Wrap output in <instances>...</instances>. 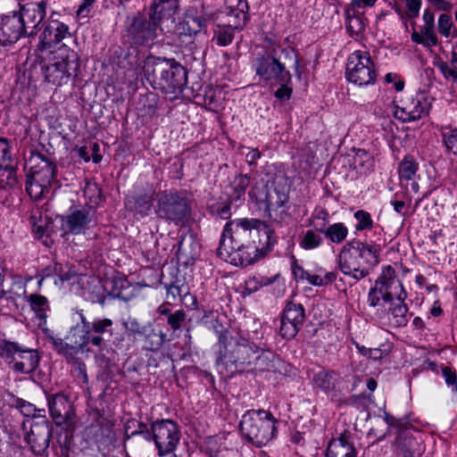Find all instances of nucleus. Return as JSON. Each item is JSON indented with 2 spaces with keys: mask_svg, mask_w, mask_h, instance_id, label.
<instances>
[{
  "mask_svg": "<svg viewBox=\"0 0 457 457\" xmlns=\"http://www.w3.org/2000/svg\"><path fill=\"white\" fill-rule=\"evenodd\" d=\"M347 79L360 87L374 84L377 79L375 64L367 51H354L347 59Z\"/></svg>",
  "mask_w": 457,
  "mask_h": 457,
  "instance_id": "10",
  "label": "nucleus"
},
{
  "mask_svg": "<svg viewBox=\"0 0 457 457\" xmlns=\"http://www.w3.org/2000/svg\"><path fill=\"white\" fill-rule=\"evenodd\" d=\"M345 17L347 29L355 34H359L362 32L365 29V24L361 19V17L356 14V11L351 8H347L345 10Z\"/></svg>",
  "mask_w": 457,
  "mask_h": 457,
  "instance_id": "46",
  "label": "nucleus"
},
{
  "mask_svg": "<svg viewBox=\"0 0 457 457\" xmlns=\"http://www.w3.org/2000/svg\"><path fill=\"white\" fill-rule=\"evenodd\" d=\"M162 19L154 11L148 20L142 16L134 18L129 29L132 41L136 45H145L153 42L157 37L159 22Z\"/></svg>",
  "mask_w": 457,
  "mask_h": 457,
  "instance_id": "15",
  "label": "nucleus"
},
{
  "mask_svg": "<svg viewBox=\"0 0 457 457\" xmlns=\"http://www.w3.org/2000/svg\"><path fill=\"white\" fill-rule=\"evenodd\" d=\"M153 441L158 455L171 453L176 449L180 432L178 425L170 420H157L152 424Z\"/></svg>",
  "mask_w": 457,
  "mask_h": 457,
  "instance_id": "13",
  "label": "nucleus"
},
{
  "mask_svg": "<svg viewBox=\"0 0 457 457\" xmlns=\"http://www.w3.org/2000/svg\"><path fill=\"white\" fill-rule=\"evenodd\" d=\"M220 351L216 360L218 366H222L231 374L247 371L253 365V355L260 348L242 337H230L220 335L219 337Z\"/></svg>",
  "mask_w": 457,
  "mask_h": 457,
  "instance_id": "4",
  "label": "nucleus"
},
{
  "mask_svg": "<svg viewBox=\"0 0 457 457\" xmlns=\"http://www.w3.org/2000/svg\"><path fill=\"white\" fill-rule=\"evenodd\" d=\"M356 454L351 433L346 430L329 442L326 452V457H356Z\"/></svg>",
  "mask_w": 457,
  "mask_h": 457,
  "instance_id": "26",
  "label": "nucleus"
},
{
  "mask_svg": "<svg viewBox=\"0 0 457 457\" xmlns=\"http://www.w3.org/2000/svg\"><path fill=\"white\" fill-rule=\"evenodd\" d=\"M54 275L58 277V280L62 284L65 281H69L76 275V271L69 269L64 270L62 264L55 263L54 267Z\"/></svg>",
  "mask_w": 457,
  "mask_h": 457,
  "instance_id": "58",
  "label": "nucleus"
},
{
  "mask_svg": "<svg viewBox=\"0 0 457 457\" xmlns=\"http://www.w3.org/2000/svg\"><path fill=\"white\" fill-rule=\"evenodd\" d=\"M28 302L37 320V326L39 328H45L46 326L47 312L49 311L47 298L41 295L32 294L29 296Z\"/></svg>",
  "mask_w": 457,
  "mask_h": 457,
  "instance_id": "30",
  "label": "nucleus"
},
{
  "mask_svg": "<svg viewBox=\"0 0 457 457\" xmlns=\"http://www.w3.org/2000/svg\"><path fill=\"white\" fill-rule=\"evenodd\" d=\"M234 38L233 32L228 29H220L216 34L217 44L220 46L229 45Z\"/></svg>",
  "mask_w": 457,
  "mask_h": 457,
  "instance_id": "61",
  "label": "nucleus"
},
{
  "mask_svg": "<svg viewBox=\"0 0 457 457\" xmlns=\"http://www.w3.org/2000/svg\"><path fill=\"white\" fill-rule=\"evenodd\" d=\"M442 137L447 152L457 157V129L444 132Z\"/></svg>",
  "mask_w": 457,
  "mask_h": 457,
  "instance_id": "51",
  "label": "nucleus"
},
{
  "mask_svg": "<svg viewBox=\"0 0 457 457\" xmlns=\"http://www.w3.org/2000/svg\"><path fill=\"white\" fill-rule=\"evenodd\" d=\"M154 195V191L153 189H148L144 193L137 194L126 200V207L129 211L133 212L134 215L145 217L152 210Z\"/></svg>",
  "mask_w": 457,
  "mask_h": 457,
  "instance_id": "28",
  "label": "nucleus"
},
{
  "mask_svg": "<svg viewBox=\"0 0 457 457\" xmlns=\"http://www.w3.org/2000/svg\"><path fill=\"white\" fill-rule=\"evenodd\" d=\"M122 326L129 335L133 336L134 338L137 337H143V334L146 332L148 325L140 324L137 319L129 317L122 321Z\"/></svg>",
  "mask_w": 457,
  "mask_h": 457,
  "instance_id": "48",
  "label": "nucleus"
},
{
  "mask_svg": "<svg viewBox=\"0 0 457 457\" xmlns=\"http://www.w3.org/2000/svg\"><path fill=\"white\" fill-rule=\"evenodd\" d=\"M187 245H189L190 247L194 245L195 248L197 246L192 235L188 237L182 236L180 237V240L178 244L177 254L194 258L195 253L187 252Z\"/></svg>",
  "mask_w": 457,
  "mask_h": 457,
  "instance_id": "54",
  "label": "nucleus"
},
{
  "mask_svg": "<svg viewBox=\"0 0 457 457\" xmlns=\"http://www.w3.org/2000/svg\"><path fill=\"white\" fill-rule=\"evenodd\" d=\"M80 320L88 329L90 335H98L103 337V334L110 332L113 322L108 318L95 319L92 322H88L82 312L79 313Z\"/></svg>",
  "mask_w": 457,
  "mask_h": 457,
  "instance_id": "35",
  "label": "nucleus"
},
{
  "mask_svg": "<svg viewBox=\"0 0 457 457\" xmlns=\"http://www.w3.org/2000/svg\"><path fill=\"white\" fill-rule=\"evenodd\" d=\"M79 67L77 52L62 45L55 51L52 62L44 68L45 79L54 86L66 85L78 76Z\"/></svg>",
  "mask_w": 457,
  "mask_h": 457,
  "instance_id": "7",
  "label": "nucleus"
},
{
  "mask_svg": "<svg viewBox=\"0 0 457 457\" xmlns=\"http://www.w3.org/2000/svg\"><path fill=\"white\" fill-rule=\"evenodd\" d=\"M442 374L445 383L448 386H453V390L457 393V374L455 370L448 366H445L442 368Z\"/></svg>",
  "mask_w": 457,
  "mask_h": 457,
  "instance_id": "62",
  "label": "nucleus"
},
{
  "mask_svg": "<svg viewBox=\"0 0 457 457\" xmlns=\"http://www.w3.org/2000/svg\"><path fill=\"white\" fill-rule=\"evenodd\" d=\"M47 404L49 414L56 426L70 428L72 425L75 411L68 395L62 393L48 395Z\"/></svg>",
  "mask_w": 457,
  "mask_h": 457,
  "instance_id": "17",
  "label": "nucleus"
},
{
  "mask_svg": "<svg viewBox=\"0 0 457 457\" xmlns=\"http://www.w3.org/2000/svg\"><path fill=\"white\" fill-rule=\"evenodd\" d=\"M337 279V273L334 271H329L325 274L324 277H321L317 274H312L309 272L306 280L309 282V284L313 286H325L328 284L332 283Z\"/></svg>",
  "mask_w": 457,
  "mask_h": 457,
  "instance_id": "52",
  "label": "nucleus"
},
{
  "mask_svg": "<svg viewBox=\"0 0 457 457\" xmlns=\"http://www.w3.org/2000/svg\"><path fill=\"white\" fill-rule=\"evenodd\" d=\"M21 36H24V24L16 12L4 15L0 20V44L15 43Z\"/></svg>",
  "mask_w": 457,
  "mask_h": 457,
  "instance_id": "23",
  "label": "nucleus"
},
{
  "mask_svg": "<svg viewBox=\"0 0 457 457\" xmlns=\"http://www.w3.org/2000/svg\"><path fill=\"white\" fill-rule=\"evenodd\" d=\"M69 36H71L69 26L54 19V13H52L40 35L38 49L40 51L51 49Z\"/></svg>",
  "mask_w": 457,
  "mask_h": 457,
  "instance_id": "20",
  "label": "nucleus"
},
{
  "mask_svg": "<svg viewBox=\"0 0 457 457\" xmlns=\"http://www.w3.org/2000/svg\"><path fill=\"white\" fill-rule=\"evenodd\" d=\"M153 440L152 428L149 429L147 425L143 422H137V428L129 432V427L125 431V442L131 445L145 443L149 444Z\"/></svg>",
  "mask_w": 457,
  "mask_h": 457,
  "instance_id": "33",
  "label": "nucleus"
},
{
  "mask_svg": "<svg viewBox=\"0 0 457 457\" xmlns=\"http://www.w3.org/2000/svg\"><path fill=\"white\" fill-rule=\"evenodd\" d=\"M29 174L37 178L43 184L52 185L56 179V164L41 154H33L29 159Z\"/></svg>",
  "mask_w": 457,
  "mask_h": 457,
  "instance_id": "22",
  "label": "nucleus"
},
{
  "mask_svg": "<svg viewBox=\"0 0 457 457\" xmlns=\"http://www.w3.org/2000/svg\"><path fill=\"white\" fill-rule=\"evenodd\" d=\"M282 55L284 60L293 61L295 75L301 78L300 62L298 55L291 47L283 48ZM253 69L260 80L265 84L273 85L275 82H291L292 75L282 62V57L273 55H259L253 62Z\"/></svg>",
  "mask_w": 457,
  "mask_h": 457,
  "instance_id": "5",
  "label": "nucleus"
},
{
  "mask_svg": "<svg viewBox=\"0 0 457 457\" xmlns=\"http://www.w3.org/2000/svg\"><path fill=\"white\" fill-rule=\"evenodd\" d=\"M46 3H29L22 5L16 14L24 24V36L32 37L37 32L39 24L46 17Z\"/></svg>",
  "mask_w": 457,
  "mask_h": 457,
  "instance_id": "18",
  "label": "nucleus"
},
{
  "mask_svg": "<svg viewBox=\"0 0 457 457\" xmlns=\"http://www.w3.org/2000/svg\"><path fill=\"white\" fill-rule=\"evenodd\" d=\"M85 195H88L90 201L94 204H97L101 198L100 189L98 186L94 184H87L85 187Z\"/></svg>",
  "mask_w": 457,
  "mask_h": 457,
  "instance_id": "64",
  "label": "nucleus"
},
{
  "mask_svg": "<svg viewBox=\"0 0 457 457\" xmlns=\"http://www.w3.org/2000/svg\"><path fill=\"white\" fill-rule=\"evenodd\" d=\"M276 419L270 411L249 410L243 415L239 429L249 443L262 447L276 436Z\"/></svg>",
  "mask_w": 457,
  "mask_h": 457,
  "instance_id": "6",
  "label": "nucleus"
},
{
  "mask_svg": "<svg viewBox=\"0 0 457 457\" xmlns=\"http://www.w3.org/2000/svg\"><path fill=\"white\" fill-rule=\"evenodd\" d=\"M228 10V27L234 29H242L248 21L249 5L247 0H223Z\"/></svg>",
  "mask_w": 457,
  "mask_h": 457,
  "instance_id": "24",
  "label": "nucleus"
},
{
  "mask_svg": "<svg viewBox=\"0 0 457 457\" xmlns=\"http://www.w3.org/2000/svg\"><path fill=\"white\" fill-rule=\"evenodd\" d=\"M21 411L23 415L29 417L31 416L33 419H38V414H45L44 409H37L33 404L29 403H22L20 405Z\"/></svg>",
  "mask_w": 457,
  "mask_h": 457,
  "instance_id": "60",
  "label": "nucleus"
},
{
  "mask_svg": "<svg viewBox=\"0 0 457 457\" xmlns=\"http://www.w3.org/2000/svg\"><path fill=\"white\" fill-rule=\"evenodd\" d=\"M337 377L334 371L323 370L315 374L313 380L318 387L326 393H329L336 387Z\"/></svg>",
  "mask_w": 457,
  "mask_h": 457,
  "instance_id": "38",
  "label": "nucleus"
},
{
  "mask_svg": "<svg viewBox=\"0 0 457 457\" xmlns=\"http://www.w3.org/2000/svg\"><path fill=\"white\" fill-rule=\"evenodd\" d=\"M155 212L161 219L184 226L191 216L190 202L177 191H162L157 195Z\"/></svg>",
  "mask_w": 457,
  "mask_h": 457,
  "instance_id": "8",
  "label": "nucleus"
},
{
  "mask_svg": "<svg viewBox=\"0 0 457 457\" xmlns=\"http://www.w3.org/2000/svg\"><path fill=\"white\" fill-rule=\"evenodd\" d=\"M328 213L325 209H316L308 219V226L321 233L328 228Z\"/></svg>",
  "mask_w": 457,
  "mask_h": 457,
  "instance_id": "40",
  "label": "nucleus"
},
{
  "mask_svg": "<svg viewBox=\"0 0 457 457\" xmlns=\"http://www.w3.org/2000/svg\"><path fill=\"white\" fill-rule=\"evenodd\" d=\"M428 110L429 104L424 95H408L395 105V116L403 122H410L421 119Z\"/></svg>",
  "mask_w": 457,
  "mask_h": 457,
  "instance_id": "14",
  "label": "nucleus"
},
{
  "mask_svg": "<svg viewBox=\"0 0 457 457\" xmlns=\"http://www.w3.org/2000/svg\"><path fill=\"white\" fill-rule=\"evenodd\" d=\"M144 71L152 86L166 94L180 92L187 83L185 68L173 59H148Z\"/></svg>",
  "mask_w": 457,
  "mask_h": 457,
  "instance_id": "3",
  "label": "nucleus"
},
{
  "mask_svg": "<svg viewBox=\"0 0 457 457\" xmlns=\"http://www.w3.org/2000/svg\"><path fill=\"white\" fill-rule=\"evenodd\" d=\"M384 419L389 427L397 428L394 444L396 453L402 457H420L423 453L420 438L414 436L413 432L396 418L386 414Z\"/></svg>",
  "mask_w": 457,
  "mask_h": 457,
  "instance_id": "12",
  "label": "nucleus"
},
{
  "mask_svg": "<svg viewBox=\"0 0 457 457\" xmlns=\"http://www.w3.org/2000/svg\"><path fill=\"white\" fill-rule=\"evenodd\" d=\"M177 6V0H158V3L153 4L152 11L163 18L167 14L170 15V12L174 11Z\"/></svg>",
  "mask_w": 457,
  "mask_h": 457,
  "instance_id": "50",
  "label": "nucleus"
},
{
  "mask_svg": "<svg viewBox=\"0 0 457 457\" xmlns=\"http://www.w3.org/2000/svg\"><path fill=\"white\" fill-rule=\"evenodd\" d=\"M22 346L13 342H4L0 345V357L7 363H15L18 354Z\"/></svg>",
  "mask_w": 457,
  "mask_h": 457,
  "instance_id": "41",
  "label": "nucleus"
},
{
  "mask_svg": "<svg viewBox=\"0 0 457 457\" xmlns=\"http://www.w3.org/2000/svg\"><path fill=\"white\" fill-rule=\"evenodd\" d=\"M290 184L288 178L284 173L275 175L273 181L267 186L265 192L256 195L254 188L249 192V196L256 202L264 203L265 210L270 212L272 209L280 208L288 202Z\"/></svg>",
  "mask_w": 457,
  "mask_h": 457,
  "instance_id": "11",
  "label": "nucleus"
},
{
  "mask_svg": "<svg viewBox=\"0 0 457 457\" xmlns=\"http://www.w3.org/2000/svg\"><path fill=\"white\" fill-rule=\"evenodd\" d=\"M354 218L358 223L355 225L356 230L371 229L373 227V221L370 214L363 210H359L354 213Z\"/></svg>",
  "mask_w": 457,
  "mask_h": 457,
  "instance_id": "53",
  "label": "nucleus"
},
{
  "mask_svg": "<svg viewBox=\"0 0 457 457\" xmlns=\"http://www.w3.org/2000/svg\"><path fill=\"white\" fill-rule=\"evenodd\" d=\"M273 230L257 219H237L223 229L219 255L235 265L246 266L263 257L274 243Z\"/></svg>",
  "mask_w": 457,
  "mask_h": 457,
  "instance_id": "1",
  "label": "nucleus"
},
{
  "mask_svg": "<svg viewBox=\"0 0 457 457\" xmlns=\"http://www.w3.org/2000/svg\"><path fill=\"white\" fill-rule=\"evenodd\" d=\"M438 69L445 79L453 80V83L457 84V71L454 68L447 62H442L438 64Z\"/></svg>",
  "mask_w": 457,
  "mask_h": 457,
  "instance_id": "59",
  "label": "nucleus"
},
{
  "mask_svg": "<svg viewBox=\"0 0 457 457\" xmlns=\"http://www.w3.org/2000/svg\"><path fill=\"white\" fill-rule=\"evenodd\" d=\"M304 316L302 304L288 303L281 316L279 328L281 337L286 339L294 338L303 325Z\"/></svg>",
  "mask_w": 457,
  "mask_h": 457,
  "instance_id": "19",
  "label": "nucleus"
},
{
  "mask_svg": "<svg viewBox=\"0 0 457 457\" xmlns=\"http://www.w3.org/2000/svg\"><path fill=\"white\" fill-rule=\"evenodd\" d=\"M18 178L16 176V169L12 165H4L0 171V187H14L18 185Z\"/></svg>",
  "mask_w": 457,
  "mask_h": 457,
  "instance_id": "45",
  "label": "nucleus"
},
{
  "mask_svg": "<svg viewBox=\"0 0 457 457\" xmlns=\"http://www.w3.org/2000/svg\"><path fill=\"white\" fill-rule=\"evenodd\" d=\"M434 27L435 25H423L420 29V32L426 41V46H433L437 45L438 40Z\"/></svg>",
  "mask_w": 457,
  "mask_h": 457,
  "instance_id": "56",
  "label": "nucleus"
},
{
  "mask_svg": "<svg viewBox=\"0 0 457 457\" xmlns=\"http://www.w3.org/2000/svg\"><path fill=\"white\" fill-rule=\"evenodd\" d=\"M353 164L356 169H360L362 172H367L372 170L374 160L368 152L363 149H358L353 157Z\"/></svg>",
  "mask_w": 457,
  "mask_h": 457,
  "instance_id": "43",
  "label": "nucleus"
},
{
  "mask_svg": "<svg viewBox=\"0 0 457 457\" xmlns=\"http://www.w3.org/2000/svg\"><path fill=\"white\" fill-rule=\"evenodd\" d=\"M38 420H33L30 423L26 441L35 454L43 455L49 446L52 429L49 421L46 419V415L38 414Z\"/></svg>",
  "mask_w": 457,
  "mask_h": 457,
  "instance_id": "16",
  "label": "nucleus"
},
{
  "mask_svg": "<svg viewBox=\"0 0 457 457\" xmlns=\"http://www.w3.org/2000/svg\"><path fill=\"white\" fill-rule=\"evenodd\" d=\"M406 299H394L385 302L389 303L385 318L388 323L395 328L404 327L409 321L408 306L405 303Z\"/></svg>",
  "mask_w": 457,
  "mask_h": 457,
  "instance_id": "27",
  "label": "nucleus"
},
{
  "mask_svg": "<svg viewBox=\"0 0 457 457\" xmlns=\"http://www.w3.org/2000/svg\"><path fill=\"white\" fill-rule=\"evenodd\" d=\"M165 288L168 302H174L178 298L181 299L183 295H186L188 293L187 287L184 284L179 285V281L171 284H166Z\"/></svg>",
  "mask_w": 457,
  "mask_h": 457,
  "instance_id": "49",
  "label": "nucleus"
},
{
  "mask_svg": "<svg viewBox=\"0 0 457 457\" xmlns=\"http://www.w3.org/2000/svg\"><path fill=\"white\" fill-rule=\"evenodd\" d=\"M290 82H275L274 84L279 85V88L276 90L275 96L278 99L285 100L289 99L292 95V88L288 87Z\"/></svg>",
  "mask_w": 457,
  "mask_h": 457,
  "instance_id": "63",
  "label": "nucleus"
},
{
  "mask_svg": "<svg viewBox=\"0 0 457 457\" xmlns=\"http://www.w3.org/2000/svg\"><path fill=\"white\" fill-rule=\"evenodd\" d=\"M321 232L310 228L303 233L299 239V246L304 250H314L323 244Z\"/></svg>",
  "mask_w": 457,
  "mask_h": 457,
  "instance_id": "36",
  "label": "nucleus"
},
{
  "mask_svg": "<svg viewBox=\"0 0 457 457\" xmlns=\"http://www.w3.org/2000/svg\"><path fill=\"white\" fill-rule=\"evenodd\" d=\"M332 243H342L348 235V228L341 222L329 225L322 233Z\"/></svg>",
  "mask_w": 457,
  "mask_h": 457,
  "instance_id": "39",
  "label": "nucleus"
},
{
  "mask_svg": "<svg viewBox=\"0 0 457 457\" xmlns=\"http://www.w3.org/2000/svg\"><path fill=\"white\" fill-rule=\"evenodd\" d=\"M18 360L13 364V370L21 373L32 372L37 366L39 358L35 350L21 347Z\"/></svg>",
  "mask_w": 457,
  "mask_h": 457,
  "instance_id": "29",
  "label": "nucleus"
},
{
  "mask_svg": "<svg viewBox=\"0 0 457 457\" xmlns=\"http://www.w3.org/2000/svg\"><path fill=\"white\" fill-rule=\"evenodd\" d=\"M52 185L43 184L37 178L27 173L26 191L31 199L37 201L49 193Z\"/></svg>",
  "mask_w": 457,
  "mask_h": 457,
  "instance_id": "34",
  "label": "nucleus"
},
{
  "mask_svg": "<svg viewBox=\"0 0 457 457\" xmlns=\"http://www.w3.org/2000/svg\"><path fill=\"white\" fill-rule=\"evenodd\" d=\"M453 26L452 17L448 14H441L438 19L437 28L438 32L445 37H448L451 34V29Z\"/></svg>",
  "mask_w": 457,
  "mask_h": 457,
  "instance_id": "55",
  "label": "nucleus"
},
{
  "mask_svg": "<svg viewBox=\"0 0 457 457\" xmlns=\"http://www.w3.org/2000/svg\"><path fill=\"white\" fill-rule=\"evenodd\" d=\"M65 340L69 342L71 349L76 351L83 350L88 343L99 349L105 345L104 338L98 335H90L87 328L82 322L70 329Z\"/></svg>",
  "mask_w": 457,
  "mask_h": 457,
  "instance_id": "21",
  "label": "nucleus"
},
{
  "mask_svg": "<svg viewBox=\"0 0 457 457\" xmlns=\"http://www.w3.org/2000/svg\"><path fill=\"white\" fill-rule=\"evenodd\" d=\"M143 337H145L144 348L152 352L158 351L162 347L165 338L163 333L156 332L150 324H148L146 332L143 334Z\"/></svg>",
  "mask_w": 457,
  "mask_h": 457,
  "instance_id": "37",
  "label": "nucleus"
},
{
  "mask_svg": "<svg viewBox=\"0 0 457 457\" xmlns=\"http://www.w3.org/2000/svg\"><path fill=\"white\" fill-rule=\"evenodd\" d=\"M40 329L42 330L44 335L50 340L54 349L58 353L64 355H68L71 353V349L67 340L63 341L62 338L55 337L54 336V332L51 329H49L46 326Z\"/></svg>",
  "mask_w": 457,
  "mask_h": 457,
  "instance_id": "47",
  "label": "nucleus"
},
{
  "mask_svg": "<svg viewBox=\"0 0 457 457\" xmlns=\"http://www.w3.org/2000/svg\"><path fill=\"white\" fill-rule=\"evenodd\" d=\"M177 33L180 43L187 46L194 42L195 37L201 35V30L193 29L188 22H184L179 24L177 29Z\"/></svg>",
  "mask_w": 457,
  "mask_h": 457,
  "instance_id": "42",
  "label": "nucleus"
},
{
  "mask_svg": "<svg viewBox=\"0 0 457 457\" xmlns=\"http://www.w3.org/2000/svg\"><path fill=\"white\" fill-rule=\"evenodd\" d=\"M186 319V313L183 310H178L168 317V324L173 330H178L181 327V323Z\"/></svg>",
  "mask_w": 457,
  "mask_h": 457,
  "instance_id": "57",
  "label": "nucleus"
},
{
  "mask_svg": "<svg viewBox=\"0 0 457 457\" xmlns=\"http://www.w3.org/2000/svg\"><path fill=\"white\" fill-rule=\"evenodd\" d=\"M378 262L377 248L359 240L346 243L337 255V267L340 271L355 281L369 276Z\"/></svg>",
  "mask_w": 457,
  "mask_h": 457,
  "instance_id": "2",
  "label": "nucleus"
},
{
  "mask_svg": "<svg viewBox=\"0 0 457 457\" xmlns=\"http://www.w3.org/2000/svg\"><path fill=\"white\" fill-rule=\"evenodd\" d=\"M250 184V178L246 175H240L235 178L231 183V191L228 193L230 203L237 205L245 200V189Z\"/></svg>",
  "mask_w": 457,
  "mask_h": 457,
  "instance_id": "32",
  "label": "nucleus"
},
{
  "mask_svg": "<svg viewBox=\"0 0 457 457\" xmlns=\"http://www.w3.org/2000/svg\"><path fill=\"white\" fill-rule=\"evenodd\" d=\"M418 170V164L415 162L412 157L406 156L400 162L398 172L401 179L411 180L416 174Z\"/></svg>",
  "mask_w": 457,
  "mask_h": 457,
  "instance_id": "44",
  "label": "nucleus"
},
{
  "mask_svg": "<svg viewBox=\"0 0 457 457\" xmlns=\"http://www.w3.org/2000/svg\"><path fill=\"white\" fill-rule=\"evenodd\" d=\"M92 222L90 212L85 209L76 210L62 218V228L66 233L81 234L86 231Z\"/></svg>",
  "mask_w": 457,
  "mask_h": 457,
  "instance_id": "25",
  "label": "nucleus"
},
{
  "mask_svg": "<svg viewBox=\"0 0 457 457\" xmlns=\"http://www.w3.org/2000/svg\"><path fill=\"white\" fill-rule=\"evenodd\" d=\"M253 367H248L247 371L264 372L275 371L276 364L274 354L270 351H264L260 348V352L253 355Z\"/></svg>",
  "mask_w": 457,
  "mask_h": 457,
  "instance_id": "31",
  "label": "nucleus"
},
{
  "mask_svg": "<svg viewBox=\"0 0 457 457\" xmlns=\"http://www.w3.org/2000/svg\"><path fill=\"white\" fill-rule=\"evenodd\" d=\"M407 296V292L402 281L396 277L395 269L388 265L382 268L381 274L370 289L368 303L370 307H376L381 299L384 302H388L395 298L406 299Z\"/></svg>",
  "mask_w": 457,
  "mask_h": 457,
  "instance_id": "9",
  "label": "nucleus"
}]
</instances>
